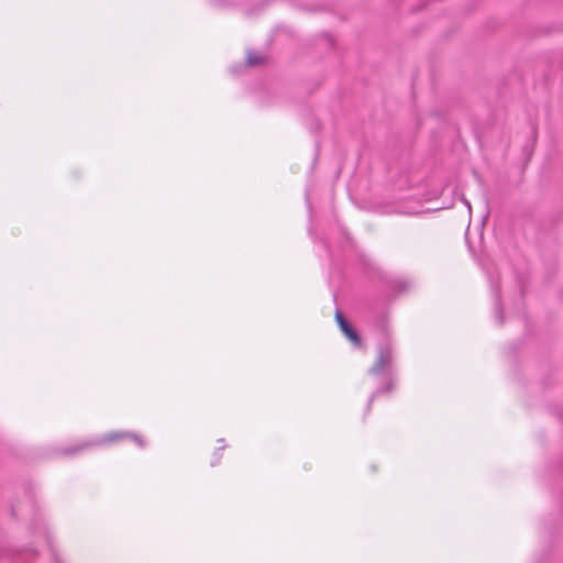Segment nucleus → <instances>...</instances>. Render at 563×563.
<instances>
[{
    "label": "nucleus",
    "instance_id": "obj_1",
    "mask_svg": "<svg viewBox=\"0 0 563 563\" xmlns=\"http://www.w3.org/2000/svg\"><path fill=\"white\" fill-rule=\"evenodd\" d=\"M393 361V350L389 345L380 346L378 350V356L375 364L371 367V374H379L384 371L388 365L391 364Z\"/></svg>",
    "mask_w": 563,
    "mask_h": 563
},
{
    "label": "nucleus",
    "instance_id": "obj_2",
    "mask_svg": "<svg viewBox=\"0 0 563 563\" xmlns=\"http://www.w3.org/2000/svg\"><path fill=\"white\" fill-rule=\"evenodd\" d=\"M125 437H131L137 443L139 446L144 445V440L140 435L128 434V433H110L104 438L103 442H112V441H115V440H119V439H122Z\"/></svg>",
    "mask_w": 563,
    "mask_h": 563
},
{
    "label": "nucleus",
    "instance_id": "obj_3",
    "mask_svg": "<svg viewBox=\"0 0 563 563\" xmlns=\"http://www.w3.org/2000/svg\"><path fill=\"white\" fill-rule=\"evenodd\" d=\"M246 62L250 66H257L263 64L264 57L257 53L249 52Z\"/></svg>",
    "mask_w": 563,
    "mask_h": 563
},
{
    "label": "nucleus",
    "instance_id": "obj_4",
    "mask_svg": "<svg viewBox=\"0 0 563 563\" xmlns=\"http://www.w3.org/2000/svg\"><path fill=\"white\" fill-rule=\"evenodd\" d=\"M335 320H336L342 332H345L350 328H352L351 324L347 322V320L342 314V312L339 310H336V312H335Z\"/></svg>",
    "mask_w": 563,
    "mask_h": 563
},
{
    "label": "nucleus",
    "instance_id": "obj_5",
    "mask_svg": "<svg viewBox=\"0 0 563 563\" xmlns=\"http://www.w3.org/2000/svg\"><path fill=\"white\" fill-rule=\"evenodd\" d=\"M345 334V336L355 345H361V339L357 334V332L353 329V328H350L347 331L343 332Z\"/></svg>",
    "mask_w": 563,
    "mask_h": 563
},
{
    "label": "nucleus",
    "instance_id": "obj_6",
    "mask_svg": "<svg viewBox=\"0 0 563 563\" xmlns=\"http://www.w3.org/2000/svg\"><path fill=\"white\" fill-rule=\"evenodd\" d=\"M95 444H96V443H82V444H80V445H79V446H77V448L68 449V450H67V453L73 454V453H76V452H78V451H80V450H84V449H86V448H88V446H91V445H95Z\"/></svg>",
    "mask_w": 563,
    "mask_h": 563
},
{
    "label": "nucleus",
    "instance_id": "obj_7",
    "mask_svg": "<svg viewBox=\"0 0 563 563\" xmlns=\"http://www.w3.org/2000/svg\"><path fill=\"white\" fill-rule=\"evenodd\" d=\"M378 393H380V390H377V391L372 396V398H369V404H372L373 398H374V397H375V395H376V394H378Z\"/></svg>",
    "mask_w": 563,
    "mask_h": 563
}]
</instances>
